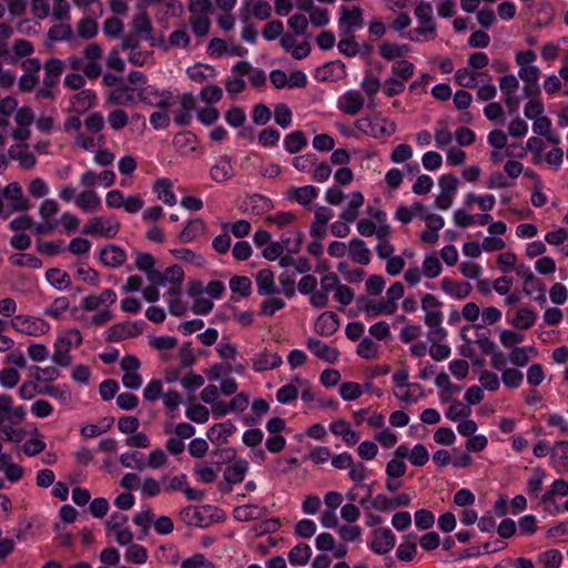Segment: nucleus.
Instances as JSON below:
<instances>
[{
  "mask_svg": "<svg viewBox=\"0 0 568 568\" xmlns=\"http://www.w3.org/2000/svg\"><path fill=\"white\" fill-rule=\"evenodd\" d=\"M70 300L67 296L54 298L51 304L44 308V315L54 320H60L62 315L69 310Z\"/></svg>",
  "mask_w": 568,
  "mask_h": 568,
  "instance_id": "nucleus-59",
  "label": "nucleus"
},
{
  "mask_svg": "<svg viewBox=\"0 0 568 568\" xmlns=\"http://www.w3.org/2000/svg\"><path fill=\"white\" fill-rule=\"evenodd\" d=\"M193 471L199 477V479L205 484L214 483L217 478V470L214 469L207 462L195 463Z\"/></svg>",
  "mask_w": 568,
  "mask_h": 568,
  "instance_id": "nucleus-63",
  "label": "nucleus"
},
{
  "mask_svg": "<svg viewBox=\"0 0 568 568\" xmlns=\"http://www.w3.org/2000/svg\"><path fill=\"white\" fill-rule=\"evenodd\" d=\"M536 355L537 352L534 347H515L510 352L508 359L516 366H525L528 364L530 357Z\"/></svg>",
  "mask_w": 568,
  "mask_h": 568,
  "instance_id": "nucleus-60",
  "label": "nucleus"
},
{
  "mask_svg": "<svg viewBox=\"0 0 568 568\" xmlns=\"http://www.w3.org/2000/svg\"><path fill=\"white\" fill-rule=\"evenodd\" d=\"M135 90L129 85H122L109 92L106 102L113 105H133L136 103Z\"/></svg>",
  "mask_w": 568,
  "mask_h": 568,
  "instance_id": "nucleus-24",
  "label": "nucleus"
},
{
  "mask_svg": "<svg viewBox=\"0 0 568 568\" xmlns=\"http://www.w3.org/2000/svg\"><path fill=\"white\" fill-rule=\"evenodd\" d=\"M562 554L558 549H547L537 555V564L542 568H560Z\"/></svg>",
  "mask_w": 568,
  "mask_h": 568,
  "instance_id": "nucleus-50",
  "label": "nucleus"
},
{
  "mask_svg": "<svg viewBox=\"0 0 568 568\" xmlns=\"http://www.w3.org/2000/svg\"><path fill=\"white\" fill-rule=\"evenodd\" d=\"M116 293L111 288L103 290L100 294H90L81 300V308L87 312L99 311L100 306H111L116 302Z\"/></svg>",
  "mask_w": 568,
  "mask_h": 568,
  "instance_id": "nucleus-16",
  "label": "nucleus"
},
{
  "mask_svg": "<svg viewBox=\"0 0 568 568\" xmlns=\"http://www.w3.org/2000/svg\"><path fill=\"white\" fill-rule=\"evenodd\" d=\"M365 100L357 90L344 92L337 100V108L347 115H356L364 108Z\"/></svg>",
  "mask_w": 568,
  "mask_h": 568,
  "instance_id": "nucleus-15",
  "label": "nucleus"
},
{
  "mask_svg": "<svg viewBox=\"0 0 568 568\" xmlns=\"http://www.w3.org/2000/svg\"><path fill=\"white\" fill-rule=\"evenodd\" d=\"M410 52L408 44H398L388 41H384L379 45V54L383 59L392 61L405 57Z\"/></svg>",
  "mask_w": 568,
  "mask_h": 568,
  "instance_id": "nucleus-41",
  "label": "nucleus"
},
{
  "mask_svg": "<svg viewBox=\"0 0 568 568\" xmlns=\"http://www.w3.org/2000/svg\"><path fill=\"white\" fill-rule=\"evenodd\" d=\"M97 102V95L92 90H82L71 98V105L75 112H84Z\"/></svg>",
  "mask_w": 568,
  "mask_h": 568,
  "instance_id": "nucleus-45",
  "label": "nucleus"
},
{
  "mask_svg": "<svg viewBox=\"0 0 568 568\" xmlns=\"http://www.w3.org/2000/svg\"><path fill=\"white\" fill-rule=\"evenodd\" d=\"M75 205L84 212L98 211L101 209V199L93 189H88L77 195Z\"/></svg>",
  "mask_w": 568,
  "mask_h": 568,
  "instance_id": "nucleus-36",
  "label": "nucleus"
},
{
  "mask_svg": "<svg viewBox=\"0 0 568 568\" xmlns=\"http://www.w3.org/2000/svg\"><path fill=\"white\" fill-rule=\"evenodd\" d=\"M318 196V190L313 185H305L300 187H291L287 191V197L296 201L301 205H307Z\"/></svg>",
  "mask_w": 568,
  "mask_h": 568,
  "instance_id": "nucleus-39",
  "label": "nucleus"
},
{
  "mask_svg": "<svg viewBox=\"0 0 568 568\" xmlns=\"http://www.w3.org/2000/svg\"><path fill=\"white\" fill-rule=\"evenodd\" d=\"M282 357L267 348L261 351L252 358V367L255 372H265L282 365Z\"/></svg>",
  "mask_w": 568,
  "mask_h": 568,
  "instance_id": "nucleus-20",
  "label": "nucleus"
},
{
  "mask_svg": "<svg viewBox=\"0 0 568 568\" xmlns=\"http://www.w3.org/2000/svg\"><path fill=\"white\" fill-rule=\"evenodd\" d=\"M124 557L131 564L142 565L148 560L149 555L145 547L132 542L128 546Z\"/></svg>",
  "mask_w": 568,
  "mask_h": 568,
  "instance_id": "nucleus-62",
  "label": "nucleus"
},
{
  "mask_svg": "<svg viewBox=\"0 0 568 568\" xmlns=\"http://www.w3.org/2000/svg\"><path fill=\"white\" fill-rule=\"evenodd\" d=\"M364 195L359 191L352 192L348 195V203L347 206L341 212L339 219L344 220L345 222H354L357 220L359 215V209L364 204Z\"/></svg>",
  "mask_w": 568,
  "mask_h": 568,
  "instance_id": "nucleus-32",
  "label": "nucleus"
},
{
  "mask_svg": "<svg viewBox=\"0 0 568 568\" xmlns=\"http://www.w3.org/2000/svg\"><path fill=\"white\" fill-rule=\"evenodd\" d=\"M181 111L175 115L174 122L180 126H186L192 121V111L195 110L196 100L192 93H183L179 97Z\"/></svg>",
  "mask_w": 568,
  "mask_h": 568,
  "instance_id": "nucleus-26",
  "label": "nucleus"
},
{
  "mask_svg": "<svg viewBox=\"0 0 568 568\" xmlns=\"http://www.w3.org/2000/svg\"><path fill=\"white\" fill-rule=\"evenodd\" d=\"M478 77L489 78L486 73H477L471 71L469 68H463L455 72V81L458 85L464 88H475L477 84Z\"/></svg>",
  "mask_w": 568,
  "mask_h": 568,
  "instance_id": "nucleus-58",
  "label": "nucleus"
},
{
  "mask_svg": "<svg viewBox=\"0 0 568 568\" xmlns=\"http://www.w3.org/2000/svg\"><path fill=\"white\" fill-rule=\"evenodd\" d=\"M339 327L338 316L333 312L322 313L315 322V332L322 336L333 335Z\"/></svg>",
  "mask_w": 568,
  "mask_h": 568,
  "instance_id": "nucleus-29",
  "label": "nucleus"
},
{
  "mask_svg": "<svg viewBox=\"0 0 568 568\" xmlns=\"http://www.w3.org/2000/svg\"><path fill=\"white\" fill-rule=\"evenodd\" d=\"M392 229H384L378 233L376 254L381 260H386L394 255L395 246L390 243Z\"/></svg>",
  "mask_w": 568,
  "mask_h": 568,
  "instance_id": "nucleus-46",
  "label": "nucleus"
},
{
  "mask_svg": "<svg viewBox=\"0 0 568 568\" xmlns=\"http://www.w3.org/2000/svg\"><path fill=\"white\" fill-rule=\"evenodd\" d=\"M103 54V49L99 43L88 44L83 51V60H85V68H83L84 75L90 80L98 79L102 73L100 60Z\"/></svg>",
  "mask_w": 568,
  "mask_h": 568,
  "instance_id": "nucleus-9",
  "label": "nucleus"
},
{
  "mask_svg": "<svg viewBox=\"0 0 568 568\" xmlns=\"http://www.w3.org/2000/svg\"><path fill=\"white\" fill-rule=\"evenodd\" d=\"M11 327L23 335L40 337L48 334L51 325L42 317L19 314L12 317Z\"/></svg>",
  "mask_w": 568,
  "mask_h": 568,
  "instance_id": "nucleus-5",
  "label": "nucleus"
},
{
  "mask_svg": "<svg viewBox=\"0 0 568 568\" xmlns=\"http://www.w3.org/2000/svg\"><path fill=\"white\" fill-rule=\"evenodd\" d=\"M439 193L436 196L435 205L438 210H448L454 202V197L458 190V180L454 174H443L439 180Z\"/></svg>",
  "mask_w": 568,
  "mask_h": 568,
  "instance_id": "nucleus-7",
  "label": "nucleus"
},
{
  "mask_svg": "<svg viewBox=\"0 0 568 568\" xmlns=\"http://www.w3.org/2000/svg\"><path fill=\"white\" fill-rule=\"evenodd\" d=\"M303 381L295 376L291 383L278 388L276 393V399L281 404H290L295 400L298 396V387L302 386Z\"/></svg>",
  "mask_w": 568,
  "mask_h": 568,
  "instance_id": "nucleus-44",
  "label": "nucleus"
},
{
  "mask_svg": "<svg viewBox=\"0 0 568 568\" xmlns=\"http://www.w3.org/2000/svg\"><path fill=\"white\" fill-rule=\"evenodd\" d=\"M44 77H43V85L44 87H55L60 77L63 72L64 64L60 59L51 58L44 63Z\"/></svg>",
  "mask_w": 568,
  "mask_h": 568,
  "instance_id": "nucleus-33",
  "label": "nucleus"
},
{
  "mask_svg": "<svg viewBox=\"0 0 568 568\" xmlns=\"http://www.w3.org/2000/svg\"><path fill=\"white\" fill-rule=\"evenodd\" d=\"M143 326V322H121L114 324L105 331V341L116 343L135 337L142 334Z\"/></svg>",
  "mask_w": 568,
  "mask_h": 568,
  "instance_id": "nucleus-11",
  "label": "nucleus"
},
{
  "mask_svg": "<svg viewBox=\"0 0 568 568\" xmlns=\"http://www.w3.org/2000/svg\"><path fill=\"white\" fill-rule=\"evenodd\" d=\"M443 303L433 294L426 293L422 297V310L425 314L424 323L428 327V337L430 341L439 342L447 336L443 323Z\"/></svg>",
  "mask_w": 568,
  "mask_h": 568,
  "instance_id": "nucleus-1",
  "label": "nucleus"
},
{
  "mask_svg": "<svg viewBox=\"0 0 568 568\" xmlns=\"http://www.w3.org/2000/svg\"><path fill=\"white\" fill-rule=\"evenodd\" d=\"M516 275L523 280V290L527 295L532 294L540 288L539 280L536 277L529 266L519 264L515 268Z\"/></svg>",
  "mask_w": 568,
  "mask_h": 568,
  "instance_id": "nucleus-37",
  "label": "nucleus"
},
{
  "mask_svg": "<svg viewBox=\"0 0 568 568\" xmlns=\"http://www.w3.org/2000/svg\"><path fill=\"white\" fill-rule=\"evenodd\" d=\"M139 101L160 109L170 108L173 104V95L168 90H159L152 85L141 88L138 91Z\"/></svg>",
  "mask_w": 568,
  "mask_h": 568,
  "instance_id": "nucleus-10",
  "label": "nucleus"
},
{
  "mask_svg": "<svg viewBox=\"0 0 568 568\" xmlns=\"http://www.w3.org/2000/svg\"><path fill=\"white\" fill-rule=\"evenodd\" d=\"M8 158L17 161L23 170H31L37 164V158L27 143L12 144L8 150Z\"/></svg>",
  "mask_w": 568,
  "mask_h": 568,
  "instance_id": "nucleus-18",
  "label": "nucleus"
},
{
  "mask_svg": "<svg viewBox=\"0 0 568 568\" xmlns=\"http://www.w3.org/2000/svg\"><path fill=\"white\" fill-rule=\"evenodd\" d=\"M47 281L57 290L62 291L70 286L71 280L67 272L60 268H49L45 272Z\"/></svg>",
  "mask_w": 568,
  "mask_h": 568,
  "instance_id": "nucleus-55",
  "label": "nucleus"
},
{
  "mask_svg": "<svg viewBox=\"0 0 568 568\" xmlns=\"http://www.w3.org/2000/svg\"><path fill=\"white\" fill-rule=\"evenodd\" d=\"M19 104L18 100L12 95H0V128H6L9 124V118Z\"/></svg>",
  "mask_w": 568,
  "mask_h": 568,
  "instance_id": "nucleus-56",
  "label": "nucleus"
},
{
  "mask_svg": "<svg viewBox=\"0 0 568 568\" xmlns=\"http://www.w3.org/2000/svg\"><path fill=\"white\" fill-rule=\"evenodd\" d=\"M348 255L354 263L367 265L371 262V251L365 242L358 237L348 241Z\"/></svg>",
  "mask_w": 568,
  "mask_h": 568,
  "instance_id": "nucleus-27",
  "label": "nucleus"
},
{
  "mask_svg": "<svg viewBox=\"0 0 568 568\" xmlns=\"http://www.w3.org/2000/svg\"><path fill=\"white\" fill-rule=\"evenodd\" d=\"M133 33L141 37L143 40H150L152 33V23L145 13L136 14L132 20Z\"/></svg>",
  "mask_w": 568,
  "mask_h": 568,
  "instance_id": "nucleus-51",
  "label": "nucleus"
},
{
  "mask_svg": "<svg viewBox=\"0 0 568 568\" xmlns=\"http://www.w3.org/2000/svg\"><path fill=\"white\" fill-rule=\"evenodd\" d=\"M536 320L537 314L532 310L528 307H520L510 323L518 329H528L535 324Z\"/></svg>",
  "mask_w": 568,
  "mask_h": 568,
  "instance_id": "nucleus-48",
  "label": "nucleus"
},
{
  "mask_svg": "<svg viewBox=\"0 0 568 568\" xmlns=\"http://www.w3.org/2000/svg\"><path fill=\"white\" fill-rule=\"evenodd\" d=\"M9 262L13 266L18 267H29L32 270H39L42 267V261L32 255L27 253H14L9 256Z\"/></svg>",
  "mask_w": 568,
  "mask_h": 568,
  "instance_id": "nucleus-52",
  "label": "nucleus"
},
{
  "mask_svg": "<svg viewBox=\"0 0 568 568\" xmlns=\"http://www.w3.org/2000/svg\"><path fill=\"white\" fill-rule=\"evenodd\" d=\"M257 293L262 296L278 293V288L274 281V273L270 268L260 270L255 275Z\"/></svg>",
  "mask_w": 568,
  "mask_h": 568,
  "instance_id": "nucleus-28",
  "label": "nucleus"
},
{
  "mask_svg": "<svg viewBox=\"0 0 568 568\" xmlns=\"http://www.w3.org/2000/svg\"><path fill=\"white\" fill-rule=\"evenodd\" d=\"M361 88L363 89V91L366 93V95L368 98V108H371V109L375 108L374 98L381 89L379 79L372 73L366 74L361 82Z\"/></svg>",
  "mask_w": 568,
  "mask_h": 568,
  "instance_id": "nucleus-53",
  "label": "nucleus"
},
{
  "mask_svg": "<svg viewBox=\"0 0 568 568\" xmlns=\"http://www.w3.org/2000/svg\"><path fill=\"white\" fill-rule=\"evenodd\" d=\"M307 348L320 359L334 364L338 361L339 352L322 341L311 337L306 341Z\"/></svg>",
  "mask_w": 568,
  "mask_h": 568,
  "instance_id": "nucleus-22",
  "label": "nucleus"
},
{
  "mask_svg": "<svg viewBox=\"0 0 568 568\" xmlns=\"http://www.w3.org/2000/svg\"><path fill=\"white\" fill-rule=\"evenodd\" d=\"M312 549L307 544H297L288 552V560L294 566H304L308 562Z\"/></svg>",
  "mask_w": 568,
  "mask_h": 568,
  "instance_id": "nucleus-54",
  "label": "nucleus"
},
{
  "mask_svg": "<svg viewBox=\"0 0 568 568\" xmlns=\"http://www.w3.org/2000/svg\"><path fill=\"white\" fill-rule=\"evenodd\" d=\"M125 261L126 253L118 245L109 244L100 251V262L106 267H120Z\"/></svg>",
  "mask_w": 568,
  "mask_h": 568,
  "instance_id": "nucleus-23",
  "label": "nucleus"
},
{
  "mask_svg": "<svg viewBox=\"0 0 568 568\" xmlns=\"http://www.w3.org/2000/svg\"><path fill=\"white\" fill-rule=\"evenodd\" d=\"M266 515V508L260 505H243L237 506L233 516L239 521H251L256 520Z\"/></svg>",
  "mask_w": 568,
  "mask_h": 568,
  "instance_id": "nucleus-38",
  "label": "nucleus"
},
{
  "mask_svg": "<svg viewBox=\"0 0 568 568\" xmlns=\"http://www.w3.org/2000/svg\"><path fill=\"white\" fill-rule=\"evenodd\" d=\"M304 234L296 229L285 231L281 237L280 243L288 254H297L302 248Z\"/></svg>",
  "mask_w": 568,
  "mask_h": 568,
  "instance_id": "nucleus-35",
  "label": "nucleus"
},
{
  "mask_svg": "<svg viewBox=\"0 0 568 568\" xmlns=\"http://www.w3.org/2000/svg\"><path fill=\"white\" fill-rule=\"evenodd\" d=\"M346 75V67L342 61H332L317 69L316 78L321 81H337Z\"/></svg>",
  "mask_w": 568,
  "mask_h": 568,
  "instance_id": "nucleus-30",
  "label": "nucleus"
},
{
  "mask_svg": "<svg viewBox=\"0 0 568 568\" xmlns=\"http://www.w3.org/2000/svg\"><path fill=\"white\" fill-rule=\"evenodd\" d=\"M158 199L165 205L173 206L176 203V196L172 190V183L169 179H161L154 185Z\"/></svg>",
  "mask_w": 568,
  "mask_h": 568,
  "instance_id": "nucleus-49",
  "label": "nucleus"
},
{
  "mask_svg": "<svg viewBox=\"0 0 568 568\" xmlns=\"http://www.w3.org/2000/svg\"><path fill=\"white\" fill-rule=\"evenodd\" d=\"M248 471V463L245 459H237L232 465L227 466L224 470V480L226 487L221 484L220 488L224 493L231 491V486L242 483Z\"/></svg>",
  "mask_w": 568,
  "mask_h": 568,
  "instance_id": "nucleus-17",
  "label": "nucleus"
},
{
  "mask_svg": "<svg viewBox=\"0 0 568 568\" xmlns=\"http://www.w3.org/2000/svg\"><path fill=\"white\" fill-rule=\"evenodd\" d=\"M355 128L373 139H382L394 134L397 126L386 118H361L356 120Z\"/></svg>",
  "mask_w": 568,
  "mask_h": 568,
  "instance_id": "nucleus-6",
  "label": "nucleus"
},
{
  "mask_svg": "<svg viewBox=\"0 0 568 568\" xmlns=\"http://www.w3.org/2000/svg\"><path fill=\"white\" fill-rule=\"evenodd\" d=\"M307 144L305 134L302 131H294L284 138V148L290 154H295Z\"/></svg>",
  "mask_w": 568,
  "mask_h": 568,
  "instance_id": "nucleus-57",
  "label": "nucleus"
},
{
  "mask_svg": "<svg viewBox=\"0 0 568 568\" xmlns=\"http://www.w3.org/2000/svg\"><path fill=\"white\" fill-rule=\"evenodd\" d=\"M210 175L217 183L231 180L235 175L231 159L229 156H221L216 164L211 168Z\"/></svg>",
  "mask_w": 568,
  "mask_h": 568,
  "instance_id": "nucleus-31",
  "label": "nucleus"
},
{
  "mask_svg": "<svg viewBox=\"0 0 568 568\" xmlns=\"http://www.w3.org/2000/svg\"><path fill=\"white\" fill-rule=\"evenodd\" d=\"M414 14L418 21V27L409 31L410 41L419 42L422 40H433L437 34V27L433 17V7L428 2H422L416 6Z\"/></svg>",
  "mask_w": 568,
  "mask_h": 568,
  "instance_id": "nucleus-3",
  "label": "nucleus"
},
{
  "mask_svg": "<svg viewBox=\"0 0 568 568\" xmlns=\"http://www.w3.org/2000/svg\"><path fill=\"white\" fill-rule=\"evenodd\" d=\"M189 23L192 33L197 38H205L211 29V14L213 4L211 0H190L187 6Z\"/></svg>",
  "mask_w": 568,
  "mask_h": 568,
  "instance_id": "nucleus-2",
  "label": "nucleus"
},
{
  "mask_svg": "<svg viewBox=\"0 0 568 568\" xmlns=\"http://www.w3.org/2000/svg\"><path fill=\"white\" fill-rule=\"evenodd\" d=\"M361 308L365 311L367 317H376L379 315H393L394 311L382 300H363Z\"/></svg>",
  "mask_w": 568,
  "mask_h": 568,
  "instance_id": "nucleus-42",
  "label": "nucleus"
},
{
  "mask_svg": "<svg viewBox=\"0 0 568 568\" xmlns=\"http://www.w3.org/2000/svg\"><path fill=\"white\" fill-rule=\"evenodd\" d=\"M3 196L10 202L13 211H27L30 207V202L23 196V191L18 182L9 183L3 190Z\"/></svg>",
  "mask_w": 568,
  "mask_h": 568,
  "instance_id": "nucleus-21",
  "label": "nucleus"
},
{
  "mask_svg": "<svg viewBox=\"0 0 568 568\" xmlns=\"http://www.w3.org/2000/svg\"><path fill=\"white\" fill-rule=\"evenodd\" d=\"M120 230V223L102 216H94L83 226L82 233L87 235H101L109 239L114 237Z\"/></svg>",
  "mask_w": 568,
  "mask_h": 568,
  "instance_id": "nucleus-12",
  "label": "nucleus"
},
{
  "mask_svg": "<svg viewBox=\"0 0 568 568\" xmlns=\"http://www.w3.org/2000/svg\"><path fill=\"white\" fill-rule=\"evenodd\" d=\"M196 136L189 131L180 132L173 138V146L181 155H189L195 150Z\"/></svg>",
  "mask_w": 568,
  "mask_h": 568,
  "instance_id": "nucleus-40",
  "label": "nucleus"
},
{
  "mask_svg": "<svg viewBox=\"0 0 568 568\" xmlns=\"http://www.w3.org/2000/svg\"><path fill=\"white\" fill-rule=\"evenodd\" d=\"M204 231V223L202 220L196 219L190 221L184 229L181 231L179 239L182 243H189L194 240L196 236L202 234Z\"/></svg>",
  "mask_w": 568,
  "mask_h": 568,
  "instance_id": "nucleus-61",
  "label": "nucleus"
},
{
  "mask_svg": "<svg viewBox=\"0 0 568 568\" xmlns=\"http://www.w3.org/2000/svg\"><path fill=\"white\" fill-rule=\"evenodd\" d=\"M499 88L509 113H517L521 102V97L517 94L518 79L514 74L504 75L499 80Z\"/></svg>",
  "mask_w": 568,
  "mask_h": 568,
  "instance_id": "nucleus-8",
  "label": "nucleus"
},
{
  "mask_svg": "<svg viewBox=\"0 0 568 568\" xmlns=\"http://www.w3.org/2000/svg\"><path fill=\"white\" fill-rule=\"evenodd\" d=\"M209 50L212 52V54H215L217 57H221L224 53L242 57L247 52L245 49H243L240 45L232 44L229 48L226 40H223L220 38H214L210 41Z\"/></svg>",
  "mask_w": 568,
  "mask_h": 568,
  "instance_id": "nucleus-43",
  "label": "nucleus"
},
{
  "mask_svg": "<svg viewBox=\"0 0 568 568\" xmlns=\"http://www.w3.org/2000/svg\"><path fill=\"white\" fill-rule=\"evenodd\" d=\"M396 538L389 528H377L372 532L371 549L378 554H388L395 546Z\"/></svg>",
  "mask_w": 568,
  "mask_h": 568,
  "instance_id": "nucleus-14",
  "label": "nucleus"
},
{
  "mask_svg": "<svg viewBox=\"0 0 568 568\" xmlns=\"http://www.w3.org/2000/svg\"><path fill=\"white\" fill-rule=\"evenodd\" d=\"M363 27V9L358 6L352 8L342 7L338 20L339 32L353 33L355 29Z\"/></svg>",
  "mask_w": 568,
  "mask_h": 568,
  "instance_id": "nucleus-13",
  "label": "nucleus"
},
{
  "mask_svg": "<svg viewBox=\"0 0 568 568\" xmlns=\"http://www.w3.org/2000/svg\"><path fill=\"white\" fill-rule=\"evenodd\" d=\"M440 288L449 296L456 300L466 298L471 293V285L468 282L455 281L450 277H444L440 281Z\"/></svg>",
  "mask_w": 568,
  "mask_h": 568,
  "instance_id": "nucleus-25",
  "label": "nucleus"
},
{
  "mask_svg": "<svg viewBox=\"0 0 568 568\" xmlns=\"http://www.w3.org/2000/svg\"><path fill=\"white\" fill-rule=\"evenodd\" d=\"M551 462L557 473L568 471V442L562 440L551 448Z\"/></svg>",
  "mask_w": 568,
  "mask_h": 568,
  "instance_id": "nucleus-34",
  "label": "nucleus"
},
{
  "mask_svg": "<svg viewBox=\"0 0 568 568\" xmlns=\"http://www.w3.org/2000/svg\"><path fill=\"white\" fill-rule=\"evenodd\" d=\"M83 342L80 329L73 327L59 335L54 342V352L52 361L61 367H67L72 363L70 351L72 347H79Z\"/></svg>",
  "mask_w": 568,
  "mask_h": 568,
  "instance_id": "nucleus-4",
  "label": "nucleus"
},
{
  "mask_svg": "<svg viewBox=\"0 0 568 568\" xmlns=\"http://www.w3.org/2000/svg\"><path fill=\"white\" fill-rule=\"evenodd\" d=\"M337 49L339 53L352 58L361 53V45L356 42L354 33L339 32Z\"/></svg>",
  "mask_w": 568,
  "mask_h": 568,
  "instance_id": "nucleus-47",
  "label": "nucleus"
},
{
  "mask_svg": "<svg viewBox=\"0 0 568 568\" xmlns=\"http://www.w3.org/2000/svg\"><path fill=\"white\" fill-rule=\"evenodd\" d=\"M23 406H13V399L8 394H0V416H3L10 424H20L26 418Z\"/></svg>",
  "mask_w": 568,
  "mask_h": 568,
  "instance_id": "nucleus-19",
  "label": "nucleus"
},
{
  "mask_svg": "<svg viewBox=\"0 0 568 568\" xmlns=\"http://www.w3.org/2000/svg\"><path fill=\"white\" fill-rule=\"evenodd\" d=\"M414 73L415 65L407 60H400L392 65L393 78L399 79L404 83L408 81Z\"/></svg>",
  "mask_w": 568,
  "mask_h": 568,
  "instance_id": "nucleus-64",
  "label": "nucleus"
}]
</instances>
